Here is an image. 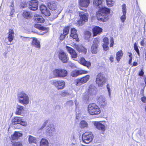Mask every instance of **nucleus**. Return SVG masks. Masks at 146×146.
I'll list each match as a JSON object with an SVG mask.
<instances>
[{
    "mask_svg": "<svg viewBox=\"0 0 146 146\" xmlns=\"http://www.w3.org/2000/svg\"><path fill=\"white\" fill-rule=\"evenodd\" d=\"M103 0H94L93 4L96 7L100 8L96 13L97 19L104 22L107 21L108 19V15L110 13V10L105 7H100L102 6Z\"/></svg>",
    "mask_w": 146,
    "mask_h": 146,
    "instance_id": "1",
    "label": "nucleus"
},
{
    "mask_svg": "<svg viewBox=\"0 0 146 146\" xmlns=\"http://www.w3.org/2000/svg\"><path fill=\"white\" fill-rule=\"evenodd\" d=\"M18 102L25 106L29 104L30 102L28 95L24 91L18 93L17 95Z\"/></svg>",
    "mask_w": 146,
    "mask_h": 146,
    "instance_id": "2",
    "label": "nucleus"
},
{
    "mask_svg": "<svg viewBox=\"0 0 146 146\" xmlns=\"http://www.w3.org/2000/svg\"><path fill=\"white\" fill-rule=\"evenodd\" d=\"M88 111L89 113L92 115H98L101 112L99 107L94 103L90 104L88 105Z\"/></svg>",
    "mask_w": 146,
    "mask_h": 146,
    "instance_id": "3",
    "label": "nucleus"
},
{
    "mask_svg": "<svg viewBox=\"0 0 146 146\" xmlns=\"http://www.w3.org/2000/svg\"><path fill=\"white\" fill-rule=\"evenodd\" d=\"M23 40L25 41H31V45L32 46L38 49H40V41L36 38H29L24 37L23 38Z\"/></svg>",
    "mask_w": 146,
    "mask_h": 146,
    "instance_id": "4",
    "label": "nucleus"
},
{
    "mask_svg": "<svg viewBox=\"0 0 146 146\" xmlns=\"http://www.w3.org/2000/svg\"><path fill=\"white\" fill-rule=\"evenodd\" d=\"M53 74L56 77L64 78L68 74L67 70L64 69L58 68L54 70L53 72Z\"/></svg>",
    "mask_w": 146,
    "mask_h": 146,
    "instance_id": "5",
    "label": "nucleus"
},
{
    "mask_svg": "<svg viewBox=\"0 0 146 146\" xmlns=\"http://www.w3.org/2000/svg\"><path fill=\"white\" fill-rule=\"evenodd\" d=\"M95 91V88L94 86L91 85L89 86L88 91L85 92V95L83 98L87 100L92 99Z\"/></svg>",
    "mask_w": 146,
    "mask_h": 146,
    "instance_id": "6",
    "label": "nucleus"
},
{
    "mask_svg": "<svg viewBox=\"0 0 146 146\" xmlns=\"http://www.w3.org/2000/svg\"><path fill=\"white\" fill-rule=\"evenodd\" d=\"M94 125L96 128L100 132L104 134L106 129L105 121L102 122L95 121L93 122Z\"/></svg>",
    "mask_w": 146,
    "mask_h": 146,
    "instance_id": "7",
    "label": "nucleus"
},
{
    "mask_svg": "<svg viewBox=\"0 0 146 146\" xmlns=\"http://www.w3.org/2000/svg\"><path fill=\"white\" fill-rule=\"evenodd\" d=\"M94 138V136L90 132H86L83 134L82 139L83 142L88 144L92 141Z\"/></svg>",
    "mask_w": 146,
    "mask_h": 146,
    "instance_id": "8",
    "label": "nucleus"
},
{
    "mask_svg": "<svg viewBox=\"0 0 146 146\" xmlns=\"http://www.w3.org/2000/svg\"><path fill=\"white\" fill-rule=\"evenodd\" d=\"M88 13H80L79 14L80 19L77 21V24L80 26L83 25L85 22L88 21Z\"/></svg>",
    "mask_w": 146,
    "mask_h": 146,
    "instance_id": "9",
    "label": "nucleus"
},
{
    "mask_svg": "<svg viewBox=\"0 0 146 146\" xmlns=\"http://www.w3.org/2000/svg\"><path fill=\"white\" fill-rule=\"evenodd\" d=\"M12 123L13 125L19 124L25 127L27 125V123L21 117H15L12 119Z\"/></svg>",
    "mask_w": 146,
    "mask_h": 146,
    "instance_id": "10",
    "label": "nucleus"
},
{
    "mask_svg": "<svg viewBox=\"0 0 146 146\" xmlns=\"http://www.w3.org/2000/svg\"><path fill=\"white\" fill-rule=\"evenodd\" d=\"M46 128L45 131L46 135L50 137L53 136L56 131L55 126L53 124H50Z\"/></svg>",
    "mask_w": 146,
    "mask_h": 146,
    "instance_id": "11",
    "label": "nucleus"
},
{
    "mask_svg": "<svg viewBox=\"0 0 146 146\" xmlns=\"http://www.w3.org/2000/svg\"><path fill=\"white\" fill-rule=\"evenodd\" d=\"M106 79L102 73L98 74L97 75L96 82L99 87H102L105 84Z\"/></svg>",
    "mask_w": 146,
    "mask_h": 146,
    "instance_id": "12",
    "label": "nucleus"
},
{
    "mask_svg": "<svg viewBox=\"0 0 146 146\" xmlns=\"http://www.w3.org/2000/svg\"><path fill=\"white\" fill-rule=\"evenodd\" d=\"M90 78V76L89 75H87L80 79H76L75 81V84L76 86H80L86 82Z\"/></svg>",
    "mask_w": 146,
    "mask_h": 146,
    "instance_id": "13",
    "label": "nucleus"
},
{
    "mask_svg": "<svg viewBox=\"0 0 146 146\" xmlns=\"http://www.w3.org/2000/svg\"><path fill=\"white\" fill-rule=\"evenodd\" d=\"M52 84L58 90L63 89L65 87V83L63 80H54L52 82Z\"/></svg>",
    "mask_w": 146,
    "mask_h": 146,
    "instance_id": "14",
    "label": "nucleus"
},
{
    "mask_svg": "<svg viewBox=\"0 0 146 146\" xmlns=\"http://www.w3.org/2000/svg\"><path fill=\"white\" fill-rule=\"evenodd\" d=\"M100 40L98 38H96L94 39L91 49V52L93 54H95L97 53L98 51V44Z\"/></svg>",
    "mask_w": 146,
    "mask_h": 146,
    "instance_id": "15",
    "label": "nucleus"
},
{
    "mask_svg": "<svg viewBox=\"0 0 146 146\" xmlns=\"http://www.w3.org/2000/svg\"><path fill=\"white\" fill-rule=\"evenodd\" d=\"M97 100L101 108H104L106 106L107 102L104 96L102 95L98 96L97 98Z\"/></svg>",
    "mask_w": 146,
    "mask_h": 146,
    "instance_id": "16",
    "label": "nucleus"
},
{
    "mask_svg": "<svg viewBox=\"0 0 146 146\" xmlns=\"http://www.w3.org/2000/svg\"><path fill=\"white\" fill-rule=\"evenodd\" d=\"M90 3V0H79V8L81 10H83L84 8H87Z\"/></svg>",
    "mask_w": 146,
    "mask_h": 146,
    "instance_id": "17",
    "label": "nucleus"
},
{
    "mask_svg": "<svg viewBox=\"0 0 146 146\" xmlns=\"http://www.w3.org/2000/svg\"><path fill=\"white\" fill-rule=\"evenodd\" d=\"M58 57L60 60L62 62L64 63L67 62L68 60V57L66 53L64 51H60L58 54Z\"/></svg>",
    "mask_w": 146,
    "mask_h": 146,
    "instance_id": "18",
    "label": "nucleus"
},
{
    "mask_svg": "<svg viewBox=\"0 0 146 146\" xmlns=\"http://www.w3.org/2000/svg\"><path fill=\"white\" fill-rule=\"evenodd\" d=\"M38 3L37 0H32L29 2V8L32 10L35 11L38 8Z\"/></svg>",
    "mask_w": 146,
    "mask_h": 146,
    "instance_id": "19",
    "label": "nucleus"
},
{
    "mask_svg": "<svg viewBox=\"0 0 146 146\" xmlns=\"http://www.w3.org/2000/svg\"><path fill=\"white\" fill-rule=\"evenodd\" d=\"M88 72L84 70H75L72 71L70 73V76L73 77H76L82 74L87 73Z\"/></svg>",
    "mask_w": 146,
    "mask_h": 146,
    "instance_id": "20",
    "label": "nucleus"
},
{
    "mask_svg": "<svg viewBox=\"0 0 146 146\" xmlns=\"http://www.w3.org/2000/svg\"><path fill=\"white\" fill-rule=\"evenodd\" d=\"M66 48L72 58H75L77 57L78 54L74 49L68 46H66Z\"/></svg>",
    "mask_w": 146,
    "mask_h": 146,
    "instance_id": "21",
    "label": "nucleus"
},
{
    "mask_svg": "<svg viewBox=\"0 0 146 146\" xmlns=\"http://www.w3.org/2000/svg\"><path fill=\"white\" fill-rule=\"evenodd\" d=\"M40 11L45 16H49L50 13L49 9L44 5H41L40 7Z\"/></svg>",
    "mask_w": 146,
    "mask_h": 146,
    "instance_id": "22",
    "label": "nucleus"
},
{
    "mask_svg": "<svg viewBox=\"0 0 146 146\" xmlns=\"http://www.w3.org/2000/svg\"><path fill=\"white\" fill-rule=\"evenodd\" d=\"M73 46L79 52H83L86 53L87 50L81 45H79L76 44H73Z\"/></svg>",
    "mask_w": 146,
    "mask_h": 146,
    "instance_id": "23",
    "label": "nucleus"
},
{
    "mask_svg": "<svg viewBox=\"0 0 146 146\" xmlns=\"http://www.w3.org/2000/svg\"><path fill=\"white\" fill-rule=\"evenodd\" d=\"M102 29L99 27L96 26L92 29L93 36H96L100 35L102 32Z\"/></svg>",
    "mask_w": 146,
    "mask_h": 146,
    "instance_id": "24",
    "label": "nucleus"
},
{
    "mask_svg": "<svg viewBox=\"0 0 146 146\" xmlns=\"http://www.w3.org/2000/svg\"><path fill=\"white\" fill-rule=\"evenodd\" d=\"M34 17L36 22L39 23H43L44 22V20L41 16L36 14L34 15Z\"/></svg>",
    "mask_w": 146,
    "mask_h": 146,
    "instance_id": "25",
    "label": "nucleus"
},
{
    "mask_svg": "<svg viewBox=\"0 0 146 146\" xmlns=\"http://www.w3.org/2000/svg\"><path fill=\"white\" fill-rule=\"evenodd\" d=\"M79 62L84 66H86L87 67H89L91 66V63L85 60V58L82 57H81L79 61Z\"/></svg>",
    "mask_w": 146,
    "mask_h": 146,
    "instance_id": "26",
    "label": "nucleus"
},
{
    "mask_svg": "<svg viewBox=\"0 0 146 146\" xmlns=\"http://www.w3.org/2000/svg\"><path fill=\"white\" fill-rule=\"evenodd\" d=\"M76 32L77 30L75 29L74 28H72L71 30V33L70 36L73 38L75 39L78 41V38Z\"/></svg>",
    "mask_w": 146,
    "mask_h": 146,
    "instance_id": "27",
    "label": "nucleus"
},
{
    "mask_svg": "<svg viewBox=\"0 0 146 146\" xmlns=\"http://www.w3.org/2000/svg\"><path fill=\"white\" fill-rule=\"evenodd\" d=\"M22 134L19 132L15 131L14 133L11 135L12 140H17L20 137L22 136Z\"/></svg>",
    "mask_w": 146,
    "mask_h": 146,
    "instance_id": "28",
    "label": "nucleus"
},
{
    "mask_svg": "<svg viewBox=\"0 0 146 146\" xmlns=\"http://www.w3.org/2000/svg\"><path fill=\"white\" fill-rule=\"evenodd\" d=\"M8 34V39L9 41L11 42L13 40L14 37L13 30L12 29H9Z\"/></svg>",
    "mask_w": 146,
    "mask_h": 146,
    "instance_id": "29",
    "label": "nucleus"
},
{
    "mask_svg": "<svg viewBox=\"0 0 146 146\" xmlns=\"http://www.w3.org/2000/svg\"><path fill=\"white\" fill-rule=\"evenodd\" d=\"M24 111V107L23 106L18 105L17 107L16 114L21 115L23 114Z\"/></svg>",
    "mask_w": 146,
    "mask_h": 146,
    "instance_id": "30",
    "label": "nucleus"
},
{
    "mask_svg": "<svg viewBox=\"0 0 146 146\" xmlns=\"http://www.w3.org/2000/svg\"><path fill=\"white\" fill-rule=\"evenodd\" d=\"M48 6L49 9L52 10H55L57 8L56 3L53 1L48 3Z\"/></svg>",
    "mask_w": 146,
    "mask_h": 146,
    "instance_id": "31",
    "label": "nucleus"
},
{
    "mask_svg": "<svg viewBox=\"0 0 146 146\" xmlns=\"http://www.w3.org/2000/svg\"><path fill=\"white\" fill-rule=\"evenodd\" d=\"M35 27L38 28L42 31V33L41 34H43L48 32V29L47 28L43 27L40 26L39 25H35Z\"/></svg>",
    "mask_w": 146,
    "mask_h": 146,
    "instance_id": "32",
    "label": "nucleus"
},
{
    "mask_svg": "<svg viewBox=\"0 0 146 146\" xmlns=\"http://www.w3.org/2000/svg\"><path fill=\"white\" fill-rule=\"evenodd\" d=\"M32 13L30 12L27 11H24L23 14V17L27 19L31 18L32 17Z\"/></svg>",
    "mask_w": 146,
    "mask_h": 146,
    "instance_id": "33",
    "label": "nucleus"
},
{
    "mask_svg": "<svg viewBox=\"0 0 146 146\" xmlns=\"http://www.w3.org/2000/svg\"><path fill=\"white\" fill-rule=\"evenodd\" d=\"M123 53L121 50L118 51L116 54V59L118 62L120 61V59L122 57Z\"/></svg>",
    "mask_w": 146,
    "mask_h": 146,
    "instance_id": "34",
    "label": "nucleus"
},
{
    "mask_svg": "<svg viewBox=\"0 0 146 146\" xmlns=\"http://www.w3.org/2000/svg\"><path fill=\"white\" fill-rule=\"evenodd\" d=\"M49 143L48 141L43 138L41 140L40 143V146H49Z\"/></svg>",
    "mask_w": 146,
    "mask_h": 146,
    "instance_id": "35",
    "label": "nucleus"
},
{
    "mask_svg": "<svg viewBox=\"0 0 146 146\" xmlns=\"http://www.w3.org/2000/svg\"><path fill=\"white\" fill-rule=\"evenodd\" d=\"M28 141L29 143H36V138L31 136L29 135L28 136Z\"/></svg>",
    "mask_w": 146,
    "mask_h": 146,
    "instance_id": "36",
    "label": "nucleus"
},
{
    "mask_svg": "<svg viewBox=\"0 0 146 146\" xmlns=\"http://www.w3.org/2000/svg\"><path fill=\"white\" fill-rule=\"evenodd\" d=\"M91 35V32L89 31H86L85 33L84 37L86 39L88 40L89 39Z\"/></svg>",
    "mask_w": 146,
    "mask_h": 146,
    "instance_id": "37",
    "label": "nucleus"
},
{
    "mask_svg": "<svg viewBox=\"0 0 146 146\" xmlns=\"http://www.w3.org/2000/svg\"><path fill=\"white\" fill-rule=\"evenodd\" d=\"M126 14L122 13V14L121 15L120 17V19L122 23H124L126 19Z\"/></svg>",
    "mask_w": 146,
    "mask_h": 146,
    "instance_id": "38",
    "label": "nucleus"
},
{
    "mask_svg": "<svg viewBox=\"0 0 146 146\" xmlns=\"http://www.w3.org/2000/svg\"><path fill=\"white\" fill-rule=\"evenodd\" d=\"M88 126L87 123L85 121H82L80 123V126L82 128H84Z\"/></svg>",
    "mask_w": 146,
    "mask_h": 146,
    "instance_id": "39",
    "label": "nucleus"
},
{
    "mask_svg": "<svg viewBox=\"0 0 146 146\" xmlns=\"http://www.w3.org/2000/svg\"><path fill=\"white\" fill-rule=\"evenodd\" d=\"M106 2L107 5L109 7L113 6L114 3L113 0H106Z\"/></svg>",
    "mask_w": 146,
    "mask_h": 146,
    "instance_id": "40",
    "label": "nucleus"
},
{
    "mask_svg": "<svg viewBox=\"0 0 146 146\" xmlns=\"http://www.w3.org/2000/svg\"><path fill=\"white\" fill-rule=\"evenodd\" d=\"M122 13L126 14L127 8L126 5L125 4H123L122 6Z\"/></svg>",
    "mask_w": 146,
    "mask_h": 146,
    "instance_id": "41",
    "label": "nucleus"
},
{
    "mask_svg": "<svg viewBox=\"0 0 146 146\" xmlns=\"http://www.w3.org/2000/svg\"><path fill=\"white\" fill-rule=\"evenodd\" d=\"M13 6L14 5L12 3V5H11V7L10 8L11 11L10 13V15L12 17H13V15L15 12V10Z\"/></svg>",
    "mask_w": 146,
    "mask_h": 146,
    "instance_id": "42",
    "label": "nucleus"
},
{
    "mask_svg": "<svg viewBox=\"0 0 146 146\" xmlns=\"http://www.w3.org/2000/svg\"><path fill=\"white\" fill-rule=\"evenodd\" d=\"M134 48L136 52L137 53L138 55L139 56V50L138 48V46L137 45L136 43H135L134 44Z\"/></svg>",
    "mask_w": 146,
    "mask_h": 146,
    "instance_id": "43",
    "label": "nucleus"
},
{
    "mask_svg": "<svg viewBox=\"0 0 146 146\" xmlns=\"http://www.w3.org/2000/svg\"><path fill=\"white\" fill-rule=\"evenodd\" d=\"M74 8L71 6H69L66 10V11L68 13H71L73 12L74 11Z\"/></svg>",
    "mask_w": 146,
    "mask_h": 146,
    "instance_id": "44",
    "label": "nucleus"
},
{
    "mask_svg": "<svg viewBox=\"0 0 146 146\" xmlns=\"http://www.w3.org/2000/svg\"><path fill=\"white\" fill-rule=\"evenodd\" d=\"M69 27H67L64 28L63 30V33L66 35L69 33Z\"/></svg>",
    "mask_w": 146,
    "mask_h": 146,
    "instance_id": "45",
    "label": "nucleus"
},
{
    "mask_svg": "<svg viewBox=\"0 0 146 146\" xmlns=\"http://www.w3.org/2000/svg\"><path fill=\"white\" fill-rule=\"evenodd\" d=\"M60 95L63 97H64L68 94V93L65 91H62L60 93Z\"/></svg>",
    "mask_w": 146,
    "mask_h": 146,
    "instance_id": "46",
    "label": "nucleus"
},
{
    "mask_svg": "<svg viewBox=\"0 0 146 146\" xmlns=\"http://www.w3.org/2000/svg\"><path fill=\"white\" fill-rule=\"evenodd\" d=\"M109 44H104L103 45V47L104 50H107L109 49L108 45Z\"/></svg>",
    "mask_w": 146,
    "mask_h": 146,
    "instance_id": "47",
    "label": "nucleus"
},
{
    "mask_svg": "<svg viewBox=\"0 0 146 146\" xmlns=\"http://www.w3.org/2000/svg\"><path fill=\"white\" fill-rule=\"evenodd\" d=\"M12 146H23L22 143L21 142H17L13 143Z\"/></svg>",
    "mask_w": 146,
    "mask_h": 146,
    "instance_id": "48",
    "label": "nucleus"
},
{
    "mask_svg": "<svg viewBox=\"0 0 146 146\" xmlns=\"http://www.w3.org/2000/svg\"><path fill=\"white\" fill-rule=\"evenodd\" d=\"M103 41L104 42V44H109V40L107 37H105L104 38Z\"/></svg>",
    "mask_w": 146,
    "mask_h": 146,
    "instance_id": "49",
    "label": "nucleus"
},
{
    "mask_svg": "<svg viewBox=\"0 0 146 146\" xmlns=\"http://www.w3.org/2000/svg\"><path fill=\"white\" fill-rule=\"evenodd\" d=\"M107 87L108 89V94L109 97L110 98H111V90L110 88V86L109 85H107Z\"/></svg>",
    "mask_w": 146,
    "mask_h": 146,
    "instance_id": "50",
    "label": "nucleus"
},
{
    "mask_svg": "<svg viewBox=\"0 0 146 146\" xmlns=\"http://www.w3.org/2000/svg\"><path fill=\"white\" fill-rule=\"evenodd\" d=\"M110 47H111L113 46L114 44L113 39V37H111L110 40Z\"/></svg>",
    "mask_w": 146,
    "mask_h": 146,
    "instance_id": "51",
    "label": "nucleus"
},
{
    "mask_svg": "<svg viewBox=\"0 0 146 146\" xmlns=\"http://www.w3.org/2000/svg\"><path fill=\"white\" fill-rule=\"evenodd\" d=\"M66 36V35H65L64 33L61 34L60 37V39L61 40H63L64 39Z\"/></svg>",
    "mask_w": 146,
    "mask_h": 146,
    "instance_id": "52",
    "label": "nucleus"
},
{
    "mask_svg": "<svg viewBox=\"0 0 146 146\" xmlns=\"http://www.w3.org/2000/svg\"><path fill=\"white\" fill-rule=\"evenodd\" d=\"M144 72L143 71V70H141V71L139 72V75L140 76H142L144 74Z\"/></svg>",
    "mask_w": 146,
    "mask_h": 146,
    "instance_id": "53",
    "label": "nucleus"
},
{
    "mask_svg": "<svg viewBox=\"0 0 146 146\" xmlns=\"http://www.w3.org/2000/svg\"><path fill=\"white\" fill-rule=\"evenodd\" d=\"M141 100L142 102L144 103H146V97H143L141 98Z\"/></svg>",
    "mask_w": 146,
    "mask_h": 146,
    "instance_id": "54",
    "label": "nucleus"
},
{
    "mask_svg": "<svg viewBox=\"0 0 146 146\" xmlns=\"http://www.w3.org/2000/svg\"><path fill=\"white\" fill-rule=\"evenodd\" d=\"M110 60L111 61V62H112L113 61V56L111 55V56L110 58Z\"/></svg>",
    "mask_w": 146,
    "mask_h": 146,
    "instance_id": "55",
    "label": "nucleus"
},
{
    "mask_svg": "<svg viewBox=\"0 0 146 146\" xmlns=\"http://www.w3.org/2000/svg\"><path fill=\"white\" fill-rule=\"evenodd\" d=\"M127 54L128 55V56L130 58H132V54L131 53L128 52Z\"/></svg>",
    "mask_w": 146,
    "mask_h": 146,
    "instance_id": "56",
    "label": "nucleus"
},
{
    "mask_svg": "<svg viewBox=\"0 0 146 146\" xmlns=\"http://www.w3.org/2000/svg\"><path fill=\"white\" fill-rule=\"evenodd\" d=\"M141 45L142 46H143L144 45V40H142L140 42Z\"/></svg>",
    "mask_w": 146,
    "mask_h": 146,
    "instance_id": "57",
    "label": "nucleus"
},
{
    "mask_svg": "<svg viewBox=\"0 0 146 146\" xmlns=\"http://www.w3.org/2000/svg\"><path fill=\"white\" fill-rule=\"evenodd\" d=\"M143 57H144V58L145 60L146 61V50L144 52L143 55Z\"/></svg>",
    "mask_w": 146,
    "mask_h": 146,
    "instance_id": "58",
    "label": "nucleus"
},
{
    "mask_svg": "<svg viewBox=\"0 0 146 146\" xmlns=\"http://www.w3.org/2000/svg\"><path fill=\"white\" fill-rule=\"evenodd\" d=\"M67 104H70L72 105L73 104V102L72 101H70L68 102Z\"/></svg>",
    "mask_w": 146,
    "mask_h": 146,
    "instance_id": "59",
    "label": "nucleus"
},
{
    "mask_svg": "<svg viewBox=\"0 0 146 146\" xmlns=\"http://www.w3.org/2000/svg\"><path fill=\"white\" fill-rule=\"evenodd\" d=\"M46 123H47V122L46 121L45 122H44V124H43V125L44 126H42L41 128V129H43V128H44V127L46 125Z\"/></svg>",
    "mask_w": 146,
    "mask_h": 146,
    "instance_id": "60",
    "label": "nucleus"
},
{
    "mask_svg": "<svg viewBox=\"0 0 146 146\" xmlns=\"http://www.w3.org/2000/svg\"><path fill=\"white\" fill-rule=\"evenodd\" d=\"M132 58H130L129 60V64H131L132 62Z\"/></svg>",
    "mask_w": 146,
    "mask_h": 146,
    "instance_id": "61",
    "label": "nucleus"
},
{
    "mask_svg": "<svg viewBox=\"0 0 146 146\" xmlns=\"http://www.w3.org/2000/svg\"><path fill=\"white\" fill-rule=\"evenodd\" d=\"M137 65V63L136 62H134L133 64V66H136Z\"/></svg>",
    "mask_w": 146,
    "mask_h": 146,
    "instance_id": "62",
    "label": "nucleus"
},
{
    "mask_svg": "<svg viewBox=\"0 0 146 146\" xmlns=\"http://www.w3.org/2000/svg\"><path fill=\"white\" fill-rule=\"evenodd\" d=\"M143 79L144 80L145 82V84L146 85V77L145 76H144Z\"/></svg>",
    "mask_w": 146,
    "mask_h": 146,
    "instance_id": "63",
    "label": "nucleus"
},
{
    "mask_svg": "<svg viewBox=\"0 0 146 146\" xmlns=\"http://www.w3.org/2000/svg\"><path fill=\"white\" fill-rule=\"evenodd\" d=\"M123 26V25H121V26L122 27Z\"/></svg>",
    "mask_w": 146,
    "mask_h": 146,
    "instance_id": "64",
    "label": "nucleus"
}]
</instances>
